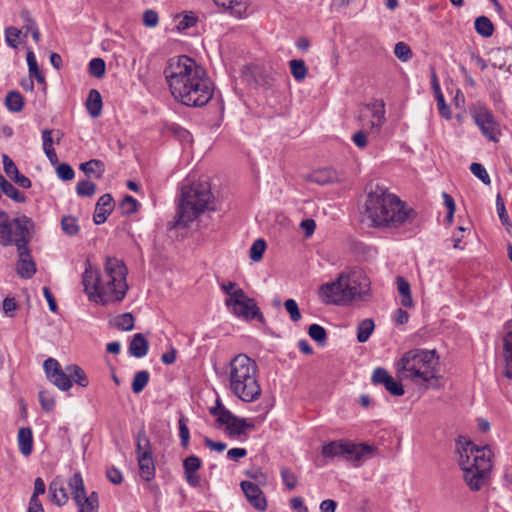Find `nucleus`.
Instances as JSON below:
<instances>
[{
	"mask_svg": "<svg viewBox=\"0 0 512 512\" xmlns=\"http://www.w3.org/2000/svg\"><path fill=\"white\" fill-rule=\"evenodd\" d=\"M368 134H371L369 131L365 130V129H362L358 132H356L353 136H352V141L353 143L358 147V148H365L367 146V143H368V140H367V136Z\"/></svg>",
	"mask_w": 512,
	"mask_h": 512,
	"instance_id": "6e6d98bb",
	"label": "nucleus"
},
{
	"mask_svg": "<svg viewBox=\"0 0 512 512\" xmlns=\"http://www.w3.org/2000/svg\"><path fill=\"white\" fill-rule=\"evenodd\" d=\"M61 227L68 235H75L79 230L76 219L71 216H65L62 218Z\"/></svg>",
	"mask_w": 512,
	"mask_h": 512,
	"instance_id": "09e8293b",
	"label": "nucleus"
},
{
	"mask_svg": "<svg viewBox=\"0 0 512 512\" xmlns=\"http://www.w3.org/2000/svg\"><path fill=\"white\" fill-rule=\"evenodd\" d=\"M284 306L293 322H297L301 319V313L298 308V304L294 299H287L284 303Z\"/></svg>",
	"mask_w": 512,
	"mask_h": 512,
	"instance_id": "603ef678",
	"label": "nucleus"
},
{
	"mask_svg": "<svg viewBox=\"0 0 512 512\" xmlns=\"http://www.w3.org/2000/svg\"><path fill=\"white\" fill-rule=\"evenodd\" d=\"M72 497L77 505L78 512H95L93 497L95 492L87 496L84 482L80 473L76 472L68 481Z\"/></svg>",
	"mask_w": 512,
	"mask_h": 512,
	"instance_id": "2eb2a0df",
	"label": "nucleus"
},
{
	"mask_svg": "<svg viewBox=\"0 0 512 512\" xmlns=\"http://www.w3.org/2000/svg\"><path fill=\"white\" fill-rule=\"evenodd\" d=\"M149 343L143 334L137 333L132 337L129 344V353L136 358H143L147 355Z\"/></svg>",
	"mask_w": 512,
	"mask_h": 512,
	"instance_id": "a878e982",
	"label": "nucleus"
},
{
	"mask_svg": "<svg viewBox=\"0 0 512 512\" xmlns=\"http://www.w3.org/2000/svg\"><path fill=\"white\" fill-rule=\"evenodd\" d=\"M470 171L475 177L480 179L485 185H489L491 183L490 176L482 164L473 162L470 165Z\"/></svg>",
	"mask_w": 512,
	"mask_h": 512,
	"instance_id": "79ce46f5",
	"label": "nucleus"
},
{
	"mask_svg": "<svg viewBox=\"0 0 512 512\" xmlns=\"http://www.w3.org/2000/svg\"><path fill=\"white\" fill-rule=\"evenodd\" d=\"M115 208L110 194H104L98 199V225L104 223Z\"/></svg>",
	"mask_w": 512,
	"mask_h": 512,
	"instance_id": "cd10ccee",
	"label": "nucleus"
},
{
	"mask_svg": "<svg viewBox=\"0 0 512 512\" xmlns=\"http://www.w3.org/2000/svg\"><path fill=\"white\" fill-rule=\"evenodd\" d=\"M365 213L374 227L397 228L412 223L416 211L396 195L376 189L368 194Z\"/></svg>",
	"mask_w": 512,
	"mask_h": 512,
	"instance_id": "f03ea898",
	"label": "nucleus"
},
{
	"mask_svg": "<svg viewBox=\"0 0 512 512\" xmlns=\"http://www.w3.org/2000/svg\"><path fill=\"white\" fill-rule=\"evenodd\" d=\"M18 305L13 297H6L3 300V311L8 317H13Z\"/></svg>",
	"mask_w": 512,
	"mask_h": 512,
	"instance_id": "13d9d810",
	"label": "nucleus"
},
{
	"mask_svg": "<svg viewBox=\"0 0 512 512\" xmlns=\"http://www.w3.org/2000/svg\"><path fill=\"white\" fill-rule=\"evenodd\" d=\"M57 176L63 181H70L74 178L73 168L67 163H61L56 168Z\"/></svg>",
	"mask_w": 512,
	"mask_h": 512,
	"instance_id": "8fccbe9b",
	"label": "nucleus"
},
{
	"mask_svg": "<svg viewBox=\"0 0 512 512\" xmlns=\"http://www.w3.org/2000/svg\"><path fill=\"white\" fill-rule=\"evenodd\" d=\"M289 67L293 78L297 82H302L308 73L307 66L302 59H293L289 61Z\"/></svg>",
	"mask_w": 512,
	"mask_h": 512,
	"instance_id": "72a5a7b5",
	"label": "nucleus"
},
{
	"mask_svg": "<svg viewBox=\"0 0 512 512\" xmlns=\"http://www.w3.org/2000/svg\"><path fill=\"white\" fill-rule=\"evenodd\" d=\"M241 488L251 506L259 511H264L267 508L265 495L258 485L251 481H242Z\"/></svg>",
	"mask_w": 512,
	"mask_h": 512,
	"instance_id": "a211bd4d",
	"label": "nucleus"
},
{
	"mask_svg": "<svg viewBox=\"0 0 512 512\" xmlns=\"http://www.w3.org/2000/svg\"><path fill=\"white\" fill-rule=\"evenodd\" d=\"M375 328L374 321L370 318L362 320L357 326V340L365 343L370 338Z\"/></svg>",
	"mask_w": 512,
	"mask_h": 512,
	"instance_id": "473e14b6",
	"label": "nucleus"
},
{
	"mask_svg": "<svg viewBox=\"0 0 512 512\" xmlns=\"http://www.w3.org/2000/svg\"><path fill=\"white\" fill-rule=\"evenodd\" d=\"M2 160L4 171L11 180L21 188L28 189L31 187V180L19 172L12 159H10L6 154H3Z\"/></svg>",
	"mask_w": 512,
	"mask_h": 512,
	"instance_id": "5701e85b",
	"label": "nucleus"
},
{
	"mask_svg": "<svg viewBox=\"0 0 512 512\" xmlns=\"http://www.w3.org/2000/svg\"><path fill=\"white\" fill-rule=\"evenodd\" d=\"M22 17L25 21V24L23 26V30H25L24 36H27V33L30 32L33 40L35 42H39V40H40L39 29H38L37 25L35 24V22L29 17V13L23 12Z\"/></svg>",
	"mask_w": 512,
	"mask_h": 512,
	"instance_id": "e433bc0d",
	"label": "nucleus"
},
{
	"mask_svg": "<svg viewBox=\"0 0 512 512\" xmlns=\"http://www.w3.org/2000/svg\"><path fill=\"white\" fill-rule=\"evenodd\" d=\"M200 467L201 460L195 455L188 456L183 461L185 479L192 487H198L201 483L200 475L197 472Z\"/></svg>",
	"mask_w": 512,
	"mask_h": 512,
	"instance_id": "412c9836",
	"label": "nucleus"
},
{
	"mask_svg": "<svg viewBox=\"0 0 512 512\" xmlns=\"http://www.w3.org/2000/svg\"><path fill=\"white\" fill-rule=\"evenodd\" d=\"M435 99L437 102V108H438L439 114L447 120L451 119L452 113H451L450 107L445 102L444 95L443 94L437 95L435 97Z\"/></svg>",
	"mask_w": 512,
	"mask_h": 512,
	"instance_id": "5fc2aeb1",
	"label": "nucleus"
},
{
	"mask_svg": "<svg viewBox=\"0 0 512 512\" xmlns=\"http://www.w3.org/2000/svg\"><path fill=\"white\" fill-rule=\"evenodd\" d=\"M225 305L228 310L238 318L246 321L254 319H257L260 322L264 321V316L256 301L253 298H250L245 291L237 293L233 298L226 299Z\"/></svg>",
	"mask_w": 512,
	"mask_h": 512,
	"instance_id": "9b49d317",
	"label": "nucleus"
},
{
	"mask_svg": "<svg viewBox=\"0 0 512 512\" xmlns=\"http://www.w3.org/2000/svg\"><path fill=\"white\" fill-rule=\"evenodd\" d=\"M458 446L463 479L471 491H479L489 483L493 453L488 446L478 447L471 441H459Z\"/></svg>",
	"mask_w": 512,
	"mask_h": 512,
	"instance_id": "20e7f679",
	"label": "nucleus"
},
{
	"mask_svg": "<svg viewBox=\"0 0 512 512\" xmlns=\"http://www.w3.org/2000/svg\"><path fill=\"white\" fill-rule=\"evenodd\" d=\"M0 188L2 192L9 197L10 199L14 200L17 203H23L26 201V196L20 192L18 189H16L9 181L5 179L3 175L0 174Z\"/></svg>",
	"mask_w": 512,
	"mask_h": 512,
	"instance_id": "c756f323",
	"label": "nucleus"
},
{
	"mask_svg": "<svg viewBox=\"0 0 512 512\" xmlns=\"http://www.w3.org/2000/svg\"><path fill=\"white\" fill-rule=\"evenodd\" d=\"M369 285V280L361 271L342 273L335 281L320 286L319 297L327 304L345 305L363 297Z\"/></svg>",
	"mask_w": 512,
	"mask_h": 512,
	"instance_id": "423d86ee",
	"label": "nucleus"
},
{
	"mask_svg": "<svg viewBox=\"0 0 512 512\" xmlns=\"http://www.w3.org/2000/svg\"><path fill=\"white\" fill-rule=\"evenodd\" d=\"M215 4L229 11L235 18H245L248 16V0H214Z\"/></svg>",
	"mask_w": 512,
	"mask_h": 512,
	"instance_id": "b1692460",
	"label": "nucleus"
},
{
	"mask_svg": "<svg viewBox=\"0 0 512 512\" xmlns=\"http://www.w3.org/2000/svg\"><path fill=\"white\" fill-rule=\"evenodd\" d=\"M5 105L11 112H20L23 109L24 101L22 95L17 91H10L5 98Z\"/></svg>",
	"mask_w": 512,
	"mask_h": 512,
	"instance_id": "f704fd0d",
	"label": "nucleus"
},
{
	"mask_svg": "<svg viewBox=\"0 0 512 512\" xmlns=\"http://www.w3.org/2000/svg\"><path fill=\"white\" fill-rule=\"evenodd\" d=\"M82 285L89 300L96 301V272L94 271L90 257H87L85 262V270L82 274Z\"/></svg>",
	"mask_w": 512,
	"mask_h": 512,
	"instance_id": "4be33fe9",
	"label": "nucleus"
},
{
	"mask_svg": "<svg viewBox=\"0 0 512 512\" xmlns=\"http://www.w3.org/2000/svg\"><path fill=\"white\" fill-rule=\"evenodd\" d=\"M442 197L444 199V204L448 209L447 220L451 222L453 220V215L455 213L454 199L446 192H443Z\"/></svg>",
	"mask_w": 512,
	"mask_h": 512,
	"instance_id": "680f3d73",
	"label": "nucleus"
},
{
	"mask_svg": "<svg viewBox=\"0 0 512 512\" xmlns=\"http://www.w3.org/2000/svg\"><path fill=\"white\" fill-rule=\"evenodd\" d=\"M496 209L501 223L505 226L510 225L505 204L500 194H498L496 198Z\"/></svg>",
	"mask_w": 512,
	"mask_h": 512,
	"instance_id": "864d4df0",
	"label": "nucleus"
},
{
	"mask_svg": "<svg viewBox=\"0 0 512 512\" xmlns=\"http://www.w3.org/2000/svg\"><path fill=\"white\" fill-rule=\"evenodd\" d=\"M22 33V30L16 28V27H7L6 30H5V39H6V42L7 44L12 47V48H16L18 46V43H19V37Z\"/></svg>",
	"mask_w": 512,
	"mask_h": 512,
	"instance_id": "49530a36",
	"label": "nucleus"
},
{
	"mask_svg": "<svg viewBox=\"0 0 512 512\" xmlns=\"http://www.w3.org/2000/svg\"><path fill=\"white\" fill-rule=\"evenodd\" d=\"M397 289L400 294L401 304L404 307H408V308L412 307L413 299L411 296V289H410L409 282L401 276L397 277Z\"/></svg>",
	"mask_w": 512,
	"mask_h": 512,
	"instance_id": "7c9ffc66",
	"label": "nucleus"
},
{
	"mask_svg": "<svg viewBox=\"0 0 512 512\" xmlns=\"http://www.w3.org/2000/svg\"><path fill=\"white\" fill-rule=\"evenodd\" d=\"M136 442L140 477L145 481H150L155 475V465L150 441L144 430L138 432Z\"/></svg>",
	"mask_w": 512,
	"mask_h": 512,
	"instance_id": "f8f14e48",
	"label": "nucleus"
},
{
	"mask_svg": "<svg viewBox=\"0 0 512 512\" xmlns=\"http://www.w3.org/2000/svg\"><path fill=\"white\" fill-rule=\"evenodd\" d=\"M266 247V242L263 239H257L254 241L249 251L250 259L256 262L260 261L263 257Z\"/></svg>",
	"mask_w": 512,
	"mask_h": 512,
	"instance_id": "ea45409f",
	"label": "nucleus"
},
{
	"mask_svg": "<svg viewBox=\"0 0 512 512\" xmlns=\"http://www.w3.org/2000/svg\"><path fill=\"white\" fill-rule=\"evenodd\" d=\"M437 365L435 350L413 349L405 352L395 363L396 375L400 381L428 383L436 378Z\"/></svg>",
	"mask_w": 512,
	"mask_h": 512,
	"instance_id": "0eeeda50",
	"label": "nucleus"
},
{
	"mask_svg": "<svg viewBox=\"0 0 512 512\" xmlns=\"http://www.w3.org/2000/svg\"><path fill=\"white\" fill-rule=\"evenodd\" d=\"M280 475L283 483L289 490H293L296 487L297 477L289 468H281Z\"/></svg>",
	"mask_w": 512,
	"mask_h": 512,
	"instance_id": "a18cd8bd",
	"label": "nucleus"
},
{
	"mask_svg": "<svg viewBox=\"0 0 512 512\" xmlns=\"http://www.w3.org/2000/svg\"><path fill=\"white\" fill-rule=\"evenodd\" d=\"M106 474L109 481L112 482L113 484H120L122 482V474L118 469L109 468Z\"/></svg>",
	"mask_w": 512,
	"mask_h": 512,
	"instance_id": "338daca9",
	"label": "nucleus"
},
{
	"mask_svg": "<svg viewBox=\"0 0 512 512\" xmlns=\"http://www.w3.org/2000/svg\"><path fill=\"white\" fill-rule=\"evenodd\" d=\"M221 289L226 294V299L233 298L239 292H244L242 288L237 287V284L231 281L222 284Z\"/></svg>",
	"mask_w": 512,
	"mask_h": 512,
	"instance_id": "bf43d9fd",
	"label": "nucleus"
},
{
	"mask_svg": "<svg viewBox=\"0 0 512 512\" xmlns=\"http://www.w3.org/2000/svg\"><path fill=\"white\" fill-rule=\"evenodd\" d=\"M372 382L384 385L386 390L394 396H402L404 394L402 384L390 376L384 368L379 367L374 370Z\"/></svg>",
	"mask_w": 512,
	"mask_h": 512,
	"instance_id": "6ab92c4d",
	"label": "nucleus"
},
{
	"mask_svg": "<svg viewBox=\"0 0 512 512\" xmlns=\"http://www.w3.org/2000/svg\"><path fill=\"white\" fill-rule=\"evenodd\" d=\"M51 500L58 506L67 503L69 496L66 487L60 477H56L49 485Z\"/></svg>",
	"mask_w": 512,
	"mask_h": 512,
	"instance_id": "393cba45",
	"label": "nucleus"
},
{
	"mask_svg": "<svg viewBox=\"0 0 512 512\" xmlns=\"http://www.w3.org/2000/svg\"><path fill=\"white\" fill-rule=\"evenodd\" d=\"M361 128L371 134L378 135L381 131L385 118V104L382 100H376L365 106L360 115Z\"/></svg>",
	"mask_w": 512,
	"mask_h": 512,
	"instance_id": "4468645a",
	"label": "nucleus"
},
{
	"mask_svg": "<svg viewBox=\"0 0 512 512\" xmlns=\"http://www.w3.org/2000/svg\"><path fill=\"white\" fill-rule=\"evenodd\" d=\"M214 196L206 181L192 182L181 189L176 226L186 227L206 210L213 209Z\"/></svg>",
	"mask_w": 512,
	"mask_h": 512,
	"instance_id": "6e6552de",
	"label": "nucleus"
},
{
	"mask_svg": "<svg viewBox=\"0 0 512 512\" xmlns=\"http://www.w3.org/2000/svg\"><path fill=\"white\" fill-rule=\"evenodd\" d=\"M290 507L297 512H308V508L301 497L292 498L290 500Z\"/></svg>",
	"mask_w": 512,
	"mask_h": 512,
	"instance_id": "69168bd1",
	"label": "nucleus"
},
{
	"mask_svg": "<svg viewBox=\"0 0 512 512\" xmlns=\"http://www.w3.org/2000/svg\"><path fill=\"white\" fill-rule=\"evenodd\" d=\"M476 32L484 38L491 37L494 32V26L491 20L486 16H479L474 22Z\"/></svg>",
	"mask_w": 512,
	"mask_h": 512,
	"instance_id": "2f4dec72",
	"label": "nucleus"
},
{
	"mask_svg": "<svg viewBox=\"0 0 512 512\" xmlns=\"http://www.w3.org/2000/svg\"><path fill=\"white\" fill-rule=\"evenodd\" d=\"M134 322L135 319L131 313H123L114 316L109 321L112 327L122 331L132 330L134 328Z\"/></svg>",
	"mask_w": 512,
	"mask_h": 512,
	"instance_id": "c85d7f7f",
	"label": "nucleus"
},
{
	"mask_svg": "<svg viewBox=\"0 0 512 512\" xmlns=\"http://www.w3.org/2000/svg\"><path fill=\"white\" fill-rule=\"evenodd\" d=\"M17 441L20 452L24 456H29L33 449L32 430L29 427L20 428L18 431Z\"/></svg>",
	"mask_w": 512,
	"mask_h": 512,
	"instance_id": "bb28decb",
	"label": "nucleus"
},
{
	"mask_svg": "<svg viewBox=\"0 0 512 512\" xmlns=\"http://www.w3.org/2000/svg\"><path fill=\"white\" fill-rule=\"evenodd\" d=\"M336 508H337V503H336V501H334L332 499H326L320 503V510L322 512H335Z\"/></svg>",
	"mask_w": 512,
	"mask_h": 512,
	"instance_id": "774afa93",
	"label": "nucleus"
},
{
	"mask_svg": "<svg viewBox=\"0 0 512 512\" xmlns=\"http://www.w3.org/2000/svg\"><path fill=\"white\" fill-rule=\"evenodd\" d=\"M45 373L51 382L59 389L66 391L72 386V380L68 372H64L58 361L54 358H48L43 364Z\"/></svg>",
	"mask_w": 512,
	"mask_h": 512,
	"instance_id": "f3484780",
	"label": "nucleus"
},
{
	"mask_svg": "<svg viewBox=\"0 0 512 512\" xmlns=\"http://www.w3.org/2000/svg\"><path fill=\"white\" fill-rule=\"evenodd\" d=\"M39 401L45 411L53 410L55 401L46 391L39 392Z\"/></svg>",
	"mask_w": 512,
	"mask_h": 512,
	"instance_id": "4d7b16f0",
	"label": "nucleus"
},
{
	"mask_svg": "<svg viewBox=\"0 0 512 512\" xmlns=\"http://www.w3.org/2000/svg\"><path fill=\"white\" fill-rule=\"evenodd\" d=\"M66 371L70 374L71 379L82 387L88 385V380L84 371L77 365H70L66 367Z\"/></svg>",
	"mask_w": 512,
	"mask_h": 512,
	"instance_id": "4c0bfd02",
	"label": "nucleus"
},
{
	"mask_svg": "<svg viewBox=\"0 0 512 512\" xmlns=\"http://www.w3.org/2000/svg\"><path fill=\"white\" fill-rule=\"evenodd\" d=\"M394 54L402 62H406L412 58V51L404 42H398L395 44Z\"/></svg>",
	"mask_w": 512,
	"mask_h": 512,
	"instance_id": "37998d69",
	"label": "nucleus"
},
{
	"mask_svg": "<svg viewBox=\"0 0 512 512\" xmlns=\"http://www.w3.org/2000/svg\"><path fill=\"white\" fill-rule=\"evenodd\" d=\"M95 191L96 187L94 183L87 180L80 181L76 186V192L81 197H92Z\"/></svg>",
	"mask_w": 512,
	"mask_h": 512,
	"instance_id": "c03bdc74",
	"label": "nucleus"
},
{
	"mask_svg": "<svg viewBox=\"0 0 512 512\" xmlns=\"http://www.w3.org/2000/svg\"><path fill=\"white\" fill-rule=\"evenodd\" d=\"M32 228L33 222L27 216L21 215L11 220L6 211L0 210V246L17 247V274L25 279L31 278L36 272V265L28 248Z\"/></svg>",
	"mask_w": 512,
	"mask_h": 512,
	"instance_id": "7ed1b4c3",
	"label": "nucleus"
},
{
	"mask_svg": "<svg viewBox=\"0 0 512 512\" xmlns=\"http://www.w3.org/2000/svg\"><path fill=\"white\" fill-rule=\"evenodd\" d=\"M504 375L512 380V320L505 323L503 336Z\"/></svg>",
	"mask_w": 512,
	"mask_h": 512,
	"instance_id": "aec40b11",
	"label": "nucleus"
},
{
	"mask_svg": "<svg viewBox=\"0 0 512 512\" xmlns=\"http://www.w3.org/2000/svg\"><path fill=\"white\" fill-rule=\"evenodd\" d=\"M149 372L146 370L138 371L132 381V391L135 394H139L143 391L149 381Z\"/></svg>",
	"mask_w": 512,
	"mask_h": 512,
	"instance_id": "c9c22d12",
	"label": "nucleus"
},
{
	"mask_svg": "<svg viewBox=\"0 0 512 512\" xmlns=\"http://www.w3.org/2000/svg\"><path fill=\"white\" fill-rule=\"evenodd\" d=\"M158 14L154 10H146L143 14V23L147 27H155L158 24Z\"/></svg>",
	"mask_w": 512,
	"mask_h": 512,
	"instance_id": "052dcab7",
	"label": "nucleus"
},
{
	"mask_svg": "<svg viewBox=\"0 0 512 512\" xmlns=\"http://www.w3.org/2000/svg\"><path fill=\"white\" fill-rule=\"evenodd\" d=\"M217 405L210 409L212 415L217 417V422L220 425H225L229 436H239L244 434L247 429H254V424L247 422L245 419H240L233 415L226 409L219 400Z\"/></svg>",
	"mask_w": 512,
	"mask_h": 512,
	"instance_id": "ddd939ff",
	"label": "nucleus"
},
{
	"mask_svg": "<svg viewBox=\"0 0 512 512\" xmlns=\"http://www.w3.org/2000/svg\"><path fill=\"white\" fill-rule=\"evenodd\" d=\"M377 448L366 443H353L343 440L330 441L322 446L321 454L324 458L342 457L353 463L354 466H361L366 460L375 456Z\"/></svg>",
	"mask_w": 512,
	"mask_h": 512,
	"instance_id": "9d476101",
	"label": "nucleus"
},
{
	"mask_svg": "<svg viewBox=\"0 0 512 512\" xmlns=\"http://www.w3.org/2000/svg\"><path fill=\"white\" fill-rule=\"evenodd\" d=\"M258 365L246 354L236 355L227 368L228 389L243 402H254L262 394Z\"/></svg>",
	"mask_w": 512,
	"mask_h": 512,
	"instance_id": "39448f33",
	"label": "nucleus"
},
{
	"mask_svg": "<svg viewBox=\"0 0 512 512\" xmlns=\"http://www.w3.org/2000/svg\"><path fill=\"white\" fill-rule=\"evenodd\" d=\"M247 455V450L244 448H232L227 452V458L232 461H238Z\"/></svg>",
	"mask_w": 512,
	"mask_h": 512,
	"instance_id": "0e129e2a",
	"label": "nucleus"
},
{
	"mask_svg": "<svg viewBox=\"0 0 512 512\" xmlns=\"http://www.w3.org/2000/svg\"><path fill=\"white\" fill-rule=\"evenodd\" d=\"M473 119L484 137L493 142L498 141L500 126L490 110L486 107H478L473 113Z\"/></svg>",
	"mask_w": 512,
	"mask_h": 512,
	"instance_id": "dca6fc26",
	"label": "nucleus"
},
{
	"mask_svg": "<svg viewBox=\"0 0 512 512\" xmlns=\"http://www.w3.org/2000/svg\"><path fill=\"white\" fill-rule=\"evenodd\" d=\"M197 18L193 15V13L185 14L179 17L178 22L176 24V28L178 31H184L196 24Z\"/></svg>",
	"mask_w": 512,
	"mask_h": 512,
	"instance_id": "3c124183",
	"label": "nucleus"
},
{
	"mask_svg": "<svg viewBox=\"0 0 512 512\" xmlns=\"http://www.w3.org/2000/svg\"><path fill=\"white\" fill-rule=\"evenodd\" d=\"M309 336L316 341L320 345H324L327 339V333L326 330L318 325V324H312L309 326L308 329Z\"/></svg>",
	"mask_w": 512,
	"mask_h": 512,
	"instance_id": "58836bf2",
	"label": "nucleus"
},
{
	"mask_svg": "<svg viewBox=\"0 0 512 512\" xmlns=\"http://www.w3.org/2000/svg\"><path fill=\"white\" fill-rule=\"evenodd\" d=\"M178 424H179V437L181 440V445L184 448H187L189 445V440H190V432H189V428L186 423V419L183 416H181L178 421Z\"/></svg>",
	"mask_w": 512,
	"mask_h": 512,
	"instance_id": "de8ad7c7",
	"label": "nucleus"
},
{
	"mask_svg": "<svg viewBox=\"0 0 512 512\" xmlns=\"http://www.w3.org/2000/svg\"><path fill=\"white\" fill-rule=\"evenodd\" d=\"M137 208H138L137 200L130 195H126L122 199L120 206H119L121 213L124 215H130V214L135 213L137 211Z\"/></svg>",
	"mask_w": 512,
	"mask_h": 512,
	"instance_id": "a19ab883",
	"label": "nucleus"
},
{
	"mask_svg": "<svg viewBox=\"0 0 512 512\" xmlns=\"http://www.w3.org/2000/svg\"><path fill=\"white\" fill-rule=\"evenodd\" d=\"M86 108L92 117H96V89L90 90L86 101Z\"/></svg>",
	"mask_w": 512,
	"mask_h": 512,
	"instance_id": "e2e57ef3",
	"label": "nucleus"
},
{
	"mask_svg": "<svg viewBox=\"0 0 512 512\" xmlns=\"http://www.w3.org/2000/svg\"><path fill=\"white\" fill-rule=\"evenodd\" d=\"M127 273L122 260L108 257L101 277L98 276V302L103 305L121 302L128 291Z\"/></svg>",
	"mask_w": 512,
	"mask_h": 512,
	"instance_id": "1a4fd4ad",
	"label": "nucleus"
},
{
	"mask_svg": "<svg viewBox=\"0 0 512 512\" xmlns=\"http://www.w3.org/2000/svg\"><path fill=\"white\" fill-rule=\"evenodd\" d=\"M174 99L187 107H203L214 94V84L205 69L186 55L170 58L164 69Z\"/></svg>",
	"mask_w": 512,
	"mask_h": 512,
	"instance_id": "f257e3e1",
	"label": "nucleus"
}]
</instances>
